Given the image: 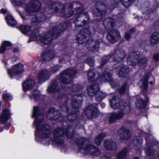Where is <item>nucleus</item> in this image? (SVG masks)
Listing matches in <instances>:
<instances>
[{
	"label": "nucleus",
	"instance_id": "32",
	"mask_svg": "<svg viewBox=\"0 0 159 159\" xmlns=\"http://www.w3.org/2000/svg\"><path fill=\"white\" fill-rule=\"evenodd\" d=\"M58 82L57 80H53L51 81V84L47 89L49 93L52 92L54 91L58 92L59 88L57 86Z\"/></svg>",
	"mask_w": 159,
	"mask_h": 159
},
{
	"label": "nucleus",
	"instance_id": "60",
	"mask_svg": "<svg viewBox=\"0 0 159 159\" xmlns=\"http://www.w3.org/2000/svg\"><path fill=\"white\" fill-rule=\"evenodd\" d=\"M0 11L2 14H5L7 13V11L3 9H2L0 10Z\"/></svg>",
	"mask_w": 159,
	"mask_h": 159
},
{
	"label": "nucleus",
	"instance_id": "24",
	"mask_svg": "<svg viewBox=\"0 0 159 159\" xmlns=\"http://www.w3.org/2000/svg\"><path fill=\"white\" fill-rule=\"evenodd\" d=\"M104 147L107 150L116 151L117 150V146L115 142L111 140L106 139L104 143Z\"/></svg>",
	"mask_w": 159,
	"mask_h": 159
},
{
	"label": "nucleus",
	"instance_id": "23",
	"mask_svg": "<svg viewBox=\"0 0 159 159\" xmlns=\"http://www.w3.org/2000/svg\"><path fill=\"white\" fill-rule=\"evenodd\" d=\"M79 114L80 112L78 110H74L71 114H69L66 117V118L67 119L66 122L69 125L74 123Z\"/></svg>",
	"mask_w": 159,
	"mask_h": 159
},
{
	"label": "nucleus",
	"instance_id": "4",
	"mask_svg": "<svg viewBox=\"0 0 159 159\" xmlns=\"http://www.w3.org/2000/svg\"><path fill=\"white\" fill-rule=\"evenodd\" d=\"M79 148L84 151L85 153L91 155L98 156L100 155L99 149L94 146L89 140L85 137H79L76 140Z\"/></svg>",
	"mask_w": 159,
	"mask_h": 159
},
{
	"label": "nucleus",
	"instance_id": "56",
	"mask_svg": "<svg viewBox=\"0 0 159 159\" xmlns=\"http://www.w3.org/2000/svg\"><path fill=\"white\" fill-rule=\"evenodd\" d=\"M154 60L156 61L159 60V54H157L154 55L153 56Z\"/></svg>",
	"mask_w": 159,
	"mask_h": 159
},
{
	"label": "nucleus",
	"instance_id": "13",
	"mask_svg": "<svg viewBox=\"0 0 159 159\" xmlns=\"http://www.w3.org/2000/svg\"><path fill=\"white\" fill-rule=\"evenodd\" d=\"M84 113L87 118L92 119L97 117L99 115V112L96 105H90L84 110Z\"/></svg>",
	"mask_w": 159,
	"mask_h": 159
},
{
	"label": "nucleus",
	"instance_id": "51",
	"mask_svg": "<svg viewBox=\"0 0 159 159\" xmlns=\"http://www.w3.org/2000/svg\"><path fill=\"white\" fill-rule=\"evenodd\" d=\"M87 61L88 64L91 66H93L94 65V60L93 58H88Z\"/></svg>",
	"mask_w": 159,
	"mask_h": 159
},
{
	"label": "nucleus",
	"instance_id": "9",
	"mask_svg": "<svg viewBox=\"0 0 159 159\" xmlns=\"http://www.w3.org/2000/svg\"><path fill=\"white\" fill-rule=\"evenodd\" d=\"M126 54L124 50L122 48L116 49L114 53L111 57L108 56L103 58L102 61L101 66L102 67L108 61L120 62L125 57Z\"/></svg>",
	"mask_w": 159,
	"mask_h": 159
},
{
	"label": "nucleus",
	"instance_id": "11",
	"mask_svg": "<svg viewBox=\"0 0 159 159\" xmlns=\"http://www.w3.org/2000/svg\"><path fill=\"white\" fill-rule=\"evenodd\" d=\"M76 72L74 69L68 68L62 72L59 75L60 81L63 84H68L72 81Z\"/></svg>",
	"mask_w": 159,
	"mask_h": 159
},
{
	"label": "nucleus",
	"instance_id": "53",
	"mask_svg": "<svg viewBox=\"0 0 159 159\" xmlns=\"http://www.w3.org/2000/svg\"><path fill=\"white\" fill-rule=\"evenodd\" d=\"M68 100L64 104L63 107L61 108V109L65 110V111H68V104H67V102H68Z\"/></svg>",
	"mask_w": 159,
	"mask_h": 159
},
{
	"label": "nucleus",
	"instance_id": "45",
	"mask_svg": "<svg viewBox=\"0 0 159 159\" xmlns=\"http://www.w3.org/2000/svg\"><path fill=\"white\" fill-rule=\"evenodd\" d=\"M31 27L27 25H22L20 27L19 29L21 32L24 34H25L30 31Z\"/></svg>",
	"mask_w": 159,
	"mask_h": 159
},
{
	"label": "nucleus",
	"instance_id": "42",
	"mask_svg": "<svg viewBox=\"0 0 159 159\" xmlns=\"http://www.w3.org/2000/svg\"><path fill=\"white\" fill-rule=\"evenodd\" d=\"M11 2L15 5L24 7L25 6L26 1L25 0H11Z\"/></svg>",
	"mask_w": 159,
	"mask_h": 159
},
{
	"label": "nucleus",
	"instance_id": "14",
	"mask_svg": "<svg viewBox=\"0 0 159 159\" xmlns=\"http://www.w3.org/2000/svg\"><path fill=\"white\" fill-rule=\"evenodd\" d=\"M47 116L48 118L54 120H59L61 121L64 120V118L62 116H61L59 111L56 109L52 108H50L48 109L47 114Z\"/></svg>",
	"mask_w": 159,
	"mask_h": 159
},
{
	"label": "nucleus",
	"instance_id": "61",
	"mask_svg": "<svg viewBox=\"0 0 159 159\" xmlns=\"http://www.w3.org/2000/svg\"><path fill=\"white\" fill-rule=\"evenodd\" d=\"M146 143L147 144H148L150 143H152V142L151 141H150V140H149V139L148 138H146Z\"/></svg>",
	"mask_w": 159,
	"mask_h": 159
},
{
	"label": "nucleus",
	"instance_id": "63",
	"mask_svg": "<svg viewBox=\"0 0 159 159\" xmlns=\"http://www.w3.org/2000/svg\"><path fill=\"white\" fill-rule=\"evenodd\" d=\"M78 59V60L77 61V62L78 63H80L81 61V59H79V58H77Z\"/></svg>",
	"mask_w": 159,
	"mask_h": 159
},
{
	"label": "nucleus",
	"instance_id": "34",
	"mask_svg": "<svg viewBox=\"0 0 159 159\" xmlns=\"http://www.w3.org/2000/svg\"><path fill=\"white\" fill-rule=\"evenodd\" d=\"M128 152V148H124L119 152L117 155V159H125Z\"/></svg>",
	"mask_w": 159,
	"mask_h": 159
},
{
	"label": "nucleus",
	"instance_id": "52",
	"mask_svg": "<svg viewBox=\"0 0 159 159\" xmlns=\"http://www.w3.org/2000/svg\"><path fill=\"white\" fill-rule=\"evenodd\" d=\"M126 84H123L119 89V93L120 94H123L125 93L126 90Z\"/></svg>",
	"mask_w": 159,
	"mask_h": 159
},
{
	"label": "nucleus",
	"instance_id": "41",
	"mask_svg": "<svg viewBox=\"0 0 159 159\" xmlns=\"http://www.w3.org/2000/svg\"><path fill=\"white\" fill-rule=\"evenodd\" d=\"M136 106L139 108H143L146 106L145 102L141 98L139 97L136 102Z\"/></svg>",
	"mask_w": 159,
	"mask_h": 159
},
{
	"label": "nucleus",
	"instance_id": "27",
	"mask_svg": "<svg viewBox=\"0 0 159 159\" xmlns=\"http://www.w3.org/2000/svg\"><path fill=\"white\" fill-rule=\"evenodd\" d=\"M42 57L44 62H48L54 57L55 52L52 50H47L42 53Z\"/></svg>",
	"mask_w": 159,
	"mask_h": 159
},
{
	"label": "nucleus",
	"instance_id": "43",
	"mask_svg": "<svg viewBox=\"0 0 159 159\" xmlns=\"http://www.w3.org/2000/svg\"><path fill=\"white\" fill-rule=\"evenodd\" d=\"M105 136L104 133H102L99 134L95 140V142L98 145H100L101 144L102 139Z\"/></svg>",
	"mask_w": 159,
	"mask_h": 159
},
{
	"label": "nucleus",
	"instance_id": "3",
	"mask_svg": "<svg viewBox=\"0 0 159 159\" xmlns=\"http://www.w3.org/2000/svg\"><path fill=\"white\" fill-rule=\"evenodd\" d=\"M49 4L52 5L51 12L60 13L62 17L68 18L73 14L77 15L82 13L84 10L83 5L79 2L64 3L61 2L57 3L50 2Z\"/></svg>",
	"mask_w": 159,
	"mask_h": 159
},
{
	"label": "nucleus",
	"instance_id": "26",
	"mask_svg": "<svg viewBox=\"0 0 159 159\" xmlns=\"http://www.w3.org/2000/svg\"><path fill=\"white\" fill-rule=\"evenodd\" d=\"M88 79L90 82L94 81L99 78L98 71L96 69H91L89 70L88 73Z\"/></svg>",
	"mask_w": 159,
	"mask_h": 159
},
{
	"label": "nucleus",
	"instance_id": "36",
	"mask_svg": "<svg viewBox=\"0 0 159 159\" xmlns=\"http://www.w3.org/2000/svg\"><path fill=\"white\" fill-rule=\"evenodd\" d=\"M71 55L70 54H64L59 57L58 61L60 63L64 61H69L70 60Z\"/></svg>",
	"mask_w": 159,
	"mask_h": 159
},
{
	"label": "nucleus",
	"instance_id": "50",
	"mask_svg": "<svg viewBox=\"0 0 159 159\" xmlns=\"http://www.w3.org/2000/svg\"><path fill=\"white\" fill-rule=\"evenodd\" d=\"M61 67V66L59 65L54 66L51 68V71L53 73L56 72L59 70Z\"/></svg>",
	"mask_w": 159,
	"mask_h": 159
},
{
	"label": "nucleus",
	"instance_id": "1",
	"mask_svg": "<svg viewBox=\"0 0 159 159\" xmlns=\"http://www.w3.org/2000/svg\"><path fill=\"white\" fill-rule=\"evenodd\" d=\"M33 117L35 118L34 125L36 127L35 136L39 138L45 145H49L51 141L59 145H62L65 139V131L61 127H57L53 131V138L51 137L50 126L48 124L41 125L43 116L42 111L38 107H34Z\"/></svg>",
	"mask_w": 159,
	"mask_h": 159
},
{
	"label": "nucleus",
	"instance_id": "44",
	"mask_svg": "<svg viewBox=\"0 0 159 159\" xmlns=\"http://www.w3.org/2000/svg\"><path fill=\"white\" fill-rule=\"evenodd\" d=\"M82 19L84 20V22L85 25L89 23L90 22V19L89 16L87 13L85 12L82 13V14L80 15Z\"/></svg>",
	"mask_w": 159,
	"mask_h": 159
},
{
	"label": "nucleus",
	"instance_id": "30",
	"mask_svg": "<svg viewBox=\"0 0 159 159\" xmlns=\"http://www.w3.org/2000/svg\"><path fill=\"white\" fill-rule=\"evenodd\" d=\"M150 41L152 45H156L159 43V33L157 32L153 33L150 37Z\"/></svg>",
	"mask_w": 159,
	"mask_h": 159
},
{
	"label": "nucleus",
	"instance_id": "62",
	"mask_svg": "<svg viewBox=\"0 0 159 159\" xmlns=\"http://www.w3.org/2000/svg\"><path fill=\"white\" fill-rule=\"evenodd\" d=\"M19 50L17 48H14L13 50V51L15 52H17Z\"/></svg>",
	"mask_w": 159,
	"mask_h": 159
},
{
	"label": "nucleus",
	"instance_id": "10",
	"mask_svg": "<svg viewBox=\"0 0 159 159\" xmlns=\"http://www.w3.org/2000/svg\"><path fill=\"white\" fill-rule=\"evenodd\" d=\"M98 84L97 83L92 84L88 88V93L91 97L96 96V99L100 101L106 97V94L102 92L99 91Z\"/></svg>",
	"mask_w": 159,
	"mask_h": 159
},
{
	"label": "nucleus",
	"instance_id": "25",
	"mask_svg": "<svg viewBox=\"0 0 159 159\" xmlns=\"http://www.w3.org/2000/svg\"><path fill=\"white\" fill-rule=\"evenodd\" d=\"M103 25L107 30H111L115 26V21L112 18L107 17L104 20Z\"/></svg>",
	"mask_w": 159,
	"mask_h": 159
},
{
	"label": "nucleus",
	"instance_id": "17",
	"mask_svg": "<svg viewBox=\"0 0 159 159\" xmlns=\"http://www.w3.org/2000/svg\"><path fill=\"white\" fill-rule=\"evenodd\" d=\"M50 76V71L46 69L41 70L38 73V78L39 82L42 83L48 80Z\"/></svg>",
	"mask_w": 159,
	"mask_h": 159
},
{
	"label": "nucleus",
	"instance_id": "2",
	"mask_svg": "<svg viewBox=\"0 0 159 159\" xmlns=\"http://www.w3.org/2000/svg\"><path fill=\"white\" fill-rule=\"evenodd\" d=\"M70 24L65 22L61 23L58 27H55L48 32H45L40 35V30L38 28L35 29L32 32L30 40L36 41L43 44H47L50 43L52 40L56 38L63 32Z\"/></svg>",
	"mask_w": 159,
	"mask_h": 159
},
{
	"label": "nucleus",
	"instance_id": "54",
	"mask_svg": "<svg viewBox=\"0 0 159 159\" xmlns=\"http://www.w3.org/2000/svg\"><path fill=\"white\" fill-rule=\"evenodd\" d=\"M142 87L144 90H146L148 88V83L146 81H143Z\"/></svg>",
	"mask_w": 159,
	"mask_h": 159
},
{
	"label": "nucleus",
	"instance_id": "33",
	"mask_svg": "<svg viewBox=\"0 0 159 159\" xmlns=\"http://www.w3.org/2000/svg\"><path fill=\"white\" fill-rule=\"evenodd\" d=\"M11 46V43L7 41H4L1 45L0 48V53H3L5 51L9 49Z\"/></svg>",
	"mask_w": 159,
	"mask_h": 159
},
{
	"label": "nucleus",
	"instance_id": "57",
	"mask_svg": "<svg viewBox=\"0 0 159 159\" xmlns=\"http://www.w3.org/2000/svg\"><path fill=\"white\" fill-rule=\"evenodd\" d=\"M136 30L135 28H132L130 30L129 33L130 34H132L135 32Z\"/></svg>",
	"mask_w": 159,
	"mask_h": 159
},
{
	"label": "nucleus",
	"instance_id": "5",
	"mask_svg": "<svg viewBox=\"0 0 159 159\" xmlns=\"http://www.w3.org/2000/svg\"><path fill=\"white\" fill-rule=\"evenodd\" d=\"M52 2L53 3H57L58 2H53L52 1H50L48 2L47 3V6L48 9L46 10V11L43 13H40L37 15H35L34 13L33 15H31L30 16V18L29 19H30L31 24L33 25H37L41 22L45 21L47 18H48L51 16V14L53 13H56L57 14H58L60 15V13H56L53 12H51L52 9V5L49 4V3Z\"/></svg>",
	"mask_w": 159,
	"mask_h": 159
},
{
	"label": "nucleus",
	"instance_id": "59",
	"mask_svg": "<svg viewBox=\"0 0 159 159\" xmlns=\"http://www.w3.org/2000/svg\"><path fill=\"white\" fill-rule=\"evenodd\" d=\"M55 97L57 99L60 98L61 97L60 93H57V94L55 95Z\"/></svg>",
	"mask_w": 159,
	"mask_h": 159
},
{
	"label": "nucleus",
	"instance_id": "8",
	"mask_svg": "<svg viewBox=\"0 0 159 159\" xmlns=\"http://www.w3.org/2000/svg\"><path fill=\"white\" fill-rule=\"evenodd\" d=\"M73 89L74 93H71L73 97L71 105L74 108L78 109L81 107L82 104V97L83 94L78 93L81 89V87L80 85L75 84L73 86Z\"/></svg>",
	"mask_w": 159,
	"mask_h": 159
},
{
	"label": "nucleus",
	"instance_id": "21",
	"mask_svg": "<svg viewBox=\"0 0 159 159\" xmlns=\"http://www.w3.org/2000/svg\"><path fill=\"white\" fill-rule=\"evenodd\" d=\"M118 135L121 139L126 140L130 137V132L128 129L122 126L119 130Z\"/></svg>",
	"mask_w": 159,
	"mask_h": 159
},
{
	"label": "nucleus",
	"instance_id": "15",
	"mask_svg": "<svg viewBox=\"0 0 159 159\" xmlns=\"http://www.w3.org/2000/svg\"><path fill=\"white\" fill-rule=\"evenodd\" d=\"M140 54L139 52L131 53L128 57L127 62L130 65L135 66L137 63L138 60L140 57Z\"/></svg>",
	"mask_w": 159,
	"mask_h": 159
},
{
	"label": "nucleus",
	"instance_id": "16",
	"mask_svg": "<svg viewBox=\"0 0 159 159\" xmlns=\"http://www.w3.org/2000/svg\"><path fill=\"white\" fill-rule=\"evenodd\" d=\"M129 71V69L127 66L121 64L116 68V72L119 77L125 78L128 76Z\"/></svg>",
	"mask_w": 159,
	"mask_h": 159
},
{
	"label": "nucleus",
	"instance_id": "18",
	"mask_svg": "<svg viewBox=\"0 0 159 159\" xmlns=\"http://www.w3.org/2000/svg\"><path fill=\"white\" fill-rule=\"evenodd\" d=\"M99 42L95 40H87L85 44L87 48L91 51H97L99 49Z\"/></svg>",
	"mask_w": 159,
	"mask_h": 159
},
{
	"label": "nucleus",
	"instance_id": "22",
	"mask_svg": "<svg viewBox=\"0 0 159 159\" xmlns=\"http://www.w3.org/2000/svg\"><path fill=\"white\" fill-rule=\"evenodd\" d=\"M99 78L101 81L109 82L111 86H114L113 78L110 73L107 71L104 72L101 75H99Z\"/></svg>",
	"mask_w": 159,
	"mask_h": 159
},
{
	"label": "nucleus",
	"instance_id": "64",
	"mask_svg": "<svg viewBox=\"0 0 159 159\" xmlns=\"http://www.w3.org/2000/svg\"><path fill=\"white\" fill-rule=\"evenodd\" d=\"M101 105L102 107H104L105 106V104L104 103H102Z\"/></svg>",
	"mask_w": 159,
	"mask_h": 159
},
{
	"label": "nucleus",
	"instance_id": "55",
	"mask_svg": "<svg viewBox=\"0 0 159 159\" xmlns=\"http://www.w3.org/2000/svg\"><path fill=\"white\" fill-rule=\"evenodd\" d=\"M125 38L127 40H128L130 39L131 35L129 33L126 32L125 34Z\"/></svg>",
	"mask_w": 159,
	"mask_h": 159
},
{
	"label": "nucleus",
	"instance_id": "6",
	"mask_svg": "<svg viewBox=\"0 0 159 159\" xmlns=\"http://www.w3.org/2000/svg\"><path fill=\"white\" fill-rule=\"evenodd\" d=\"M26 13H23L19 11L18 12L22 19L24 20L28 19L31 15L40 10L41 7V4L38 0H31L25 6Z\"/></svg>",
	"mask_w": 159,
	"mask_h": 159
},
{
	"label": "nucleus",
	"instance_id": "31",
	"mask_svg": "<svg viewBox=\"0 0 159 159\" xmlns=\"http://www.w3.org/2000/svg\"><path fill=\"white\" fill-rule=\"evenodd\" d=\"M41 97L40 92L38 90L33 91L31 95L30 96L31 100H33L35 101H38L40 99Z\"/></svg>",
	"mask_w": 159,
	"mask_h": 159
},
{
	"label": "nucleus",
	"instance_id": "29",
	"mask_svg": "<svg viewBox=\"0 0 159 159\" xmlns=\"http://www.w3.org/2000/svg\"><path fill=\"white\" fill-rule=\"evenodd\" d=\"M11 115L9 110L7 109H4L1 115L0 120L2 122L5 123L10 118Z\"/></svg>",
	"mask_w": 159,
	"mask_h": 159
},
{
	"label": "nucleus",
	"instance_id": "28",
	"mask_svg": "<svg viewBox=\"0 0 159 159\" xmlns=\"http://www.w3.org/2000/svg\"><path fill=\"white\" fill-rule=\"evenodd\" d=\"M35 85V83L34 80L29 79L26 80L23 84V90L26 92L32 89Z\"/></svg>",
	"mask_w": 159,
	"mask_h": 159
},
{
	"label": "nucleus",
	"instance_id": "48",
	"mask_svg": "<svg viewBox=\"0 0 159 159\" xmlns=\"http://www.w3.org/2000/svg\"><path fill=\"white\" fill-rule=\"evenodd\" d=\"M147 63V60L145 57H142L138 60L137 63L140 66H141Z\"/></svg>",
	"mask_w": 159,
	"mask_h": 159
},
{
	"label": "nucleus",
	"instance_id": "19",
	"mask_svg": "<svg viewBox=\"0 0 159 159\" xmlns=\"http://www.w3.org/2000/svg\"><path fill=\"white\" fill-rule=\"evenodd\" d=\"M120 35L119 31L113 30L109 32L107 36V40L111 43H114L120 39Z\"/></svg>",
	"mask_w": 159,
	"mask_h": 159
},
{
	"label": "nucleus",
	"instance_id": "7",
	"mask_svg": "<svg viewBox=\"0 0 159 159\" xmlns=\"http://www.w3.org/2000/svg\"><path fill=\"white\" fill-rule=\"evenodd\" d=\"M120 107L121 110L118 112H112L109 118V122L112 123L117 120L122 118L124 115H127L130 111V106L129 103L123 102Z\"/></svg>",
	"mask_w": 159,
	"mask_h": 159
},
{
	"label": "nucleus",
	"instance_id": "38",
	"mask_svg": "<svg viewBox=\"0 0 159 159\" xmlns=\"http://www.w3.org/2000/svg\"><path fill=\"white\" fill-rule=\"evenodd\" d=\"M74 127L69 126L68 127L66 131V135L68 139L71 138L74 134Z\"/></svg>",
	"mask_w": 159,
	"mask_h": 159
},
{
	"label": "nucleus",
	"instance_id": "37",
	"mask_svg": "<svg viewBox=\"0 0 159 159\" xmlns=\"http://www.w3.org/2000/svg\"><path fill=\"white\" fill-rule=\"evenodd\" d=\"M7 22L8 25L11 26H14L16 24V21L11 16L7 15L6 17Z\"/></svg>",
	"mask_w": 159,
	"mask_h": 159
},
{
	"label": "nucleus",
	"instance_id": "40",
	"mask_svg": "<svg viewBox=\"0 0 159 159\" xmlns=\"http://www.w3.org/2000/svg\"><path fill=\"white\" fill-rule=\"evenodd\" d=\"M145 152L147 156H150L154 154L155 151L152 146L148 145L145 148Z\"/></svg>",
	"mask_w": 159,
	"mask_h": 159
},
{
	"label": "nucleus",
	"instance_id": "46",
	"mask_svg": "<svg viewBox=\"0 0 159 159\" xmlns=\"http://www.w3.org/2000/svg\"><path fill=\"white\" fill-rule=\"evenodd\" d=\"M135 0H120L122 4L125 7H127L132 4Z\"/></svg>",
	"mask_w": 159,
	"mask_h": 159
},
{
	"label": "nucleus",
	"instance_id": "49",
	"mask_svg": "<svg viewBox=\"0 0 159 159\" xmlns=\"http://www.w3.org/2000/svg\"><path fill=\"white\" fill-rule=\"evenodd\" d=\"M3 98L4 101L10 100L12 99L11 95L9 93H6L4 94L3 96Z\"/></svg>",
	"mask_w": 159,
	"mask_h": 159
},
{
	"label": "nucleus",
	"instance_id": "58",
	"mask_svg": "<svg viewBox=\"0 0 159 159\" xmlns=\"http://www.w3.org/2000/svg\"><path fill=\"white\" fill-rule=\"evenodd\" d=\"M99 159H110V158L105 156H103L100 157Z\"/></svg>",
	"mask_w": 159,
	"mask_h": 159
},
{
	"label": "nucleus",
	"instance_id": "12",
	"mask_svg": "<svg viewBox=\"0 0 159 159\" xmlns=\"http://www.w3.org/2000/svg\"><path fill=\"white\" fill-rule=\"evenodd\" d=\"M91 34V33L88 28H84L82 29L76 35V39L78 43L80 44L84 43L87 39L90 37Z\"/></svg>",
	"mask_w": 159,
	"mask_h": 159
},
{
	"label": "nucleus",
	"instance_id": "35",
	"mask_svg": "<svg viewBox=\"0 0 159 159\" xmlns=\"http://www.w3.org/2000/svg\"><path fill=\"white\" fill-rule=\"evenodd\" d=\"M110 103L111 107L114 109L120 107L119 100L118 99H117L115 96L113 97L112 99L110 101Z\"/></svg>",
	"mask_w": 159,
	"mask_h": 159
},
{
	"label": "nucleus",
	"instance_id": "47",
	"mask_svg": "<svg viewBox=\"0 0 159 159\" xmlns=\"http://www.w3.org/2000/svg\"><path fill=\"white\" fill-rule=\"evenodd\" d=\"M142 143V139L140 136H136L134 138L133 144L134 146H137Z\"/></svg>",
	"mask_w": 159,
	"mask_h": 159
},
{
	"label": "nucleus",
	"instance_id": "20",
	"mask_svg": "<svg viewBox=\"0 0 159 159\" xmlns=\"http://www.w3.org/2000/svg\"><path fill=\"white\" fill-rule=\"evenodd\" d=\"M8 73L11 78L16 74H20L23 71V66L21 64L15 65L13 69L8 70Z\"/></svg>",
	"mask_w": 159,
	"mask_h": 159
},
{
	"label": "nucleus",
	"instance_id": "39",
	"mask_svg": "<svg viewBox=\"0 0 159 159\" xmlns=\"http://www.w3.org/2000/svg\"><path fill=\"white\" fill-rule=\"evenodd\" d=\"M84 20L82 19L81 16L80 15L79 16L77 17L74 21L75 26L76 27H81L85 25L84 23Z\"/></svg>",
	"mask_w": 159,
	"mask_h": 159
}]
</instances>
